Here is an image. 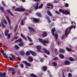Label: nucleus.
Masks as SVG:
<instances>
[{
	"instance_id": "f257e3e1",
	"label": "nucleus",
	"mask_w": 77,
	"mask_h": 77,
	"mask_svg": "<svg viewBox=\"0 0 77 77\" xmlns=\"http://www.w3.org/2000/svg\"><path fill=\"white\" fill-rule=\"evenodd\" d=\"M38 40L43 44H44V45L45 46H46V45L45 43H46V44H49L50 43V42L48 40H43L42 39L40 38L38 39Z\"/></svg>"
},
{
	"instance_id": "f03ea898",
	"label": "nucleus",
	"mask_w": 77,
	"mask_h": 77,
	"mask_svg": "<svg viewBox=\"0 0 77 77\" xmlns=\"http://www.w3.org/2000/svg\"><path fill=\"white\" fill-rule=\"evenodd\" d=\"M59 11L60 12H62L63 14H65V15L69 14V15H70V12H69V11H68L67 10H66L65 11H64L63 10L60 9L59 10Z\"/></svg>"
},
{
	"instance_id": "7ed1b4c3",
	"label": "nucleus",
	"mask_w": 77,
	"mask_h": 77,
	"mask_svg": "<svg viewBox=\"0 0 77 77\" xmlns=\"http://www.w3.org/2000/svg\"><path fill=\"white\" fill-rule=\"evenodd\" d=\"M43 5L44 4H42L38 8V6H39V3H38V2H37L35 5V9H41V8H42V7H43Z\"/></svg>"
},
{
	"instance_id": "20e7f679",
	"label": "nucleus",
	"mask_w": 77,
	"mask_h": 77,
	"mask_svg": "<svg viewBox=\"0 0 77 77\" xmlns=\"http://www.w3.org/2000/svg\"><path fill=\"white\" fill-rule=\"evenodd\" d=\"M73 27V26H71L69 28V30L68 31V29H69V28H67L66 29V30L65 31V35H66L67 34V33H68L67 35H66V36H67V35H69V32H70V31H71V29H72Z\"/></svg>"
},
{
	"instance_id": "39448f33",
	"label": "nucleus",
	"mask_w": 77,
	"mask_h": 77,
	"mask_svg": "<svg viewBox=\"0 0 77 77\" xmlns=\"http://www.w3.org/2000/svg\"><path fill=\"white\" fill-rule=\"evenodd\" d=\"M22 62L23 63H25V64H26V66H31V64H30V63H28L27 62V61H22Z\"/></svg>"
},
{
	"instance_id": "423d86ee",
	"label": "nucleus",
	"mask_w": 77,
	"mask_h": 77,
	"mask_svg": "<svg viewBox=\"0 0 77 77\" xmlns=\"http://www.w3.org/2000/svg\"><path fill=\"white\" fill-rule=\"evenodd\" d=\"M36 48L37 50V51H39V52H40V53H41L42 51L40 50L41 49V46L38 45L36 47Z\"/></svg>"
},
{
	"instance_id": "0eeeda50",
	"label": "nucleus",
	"mask_w": 77,
	"mask_h": 77,
	"mask_svg": "<svg viewBox=\"0 0 77 77\" xmlns=\"http://www.w3.org/2000/svg\"><path fill=\"white\" fill-rule=\"evenodd\" d=\"M56 30L55 29V28H53L51 30V32L52 35L53 36L54 35V32H55Z\"/></svg>"
},
{
	"instance_id": "6e6552de",
	"label": "nucleus",
	"mask_w": 77,
	"mask_h": 77,
	"mask_svg": "<svg viewBox=\"0 0 77 77\" xmlns=\"http://www.w3.org/2000/svg\"><path fill=\"white\" fill-rule=\"evenodd\" d=\"M43 50L44 52H45V53H47V54H50V52H49V51L47 50L46 49L43 48Z\"/></svg>"
},
{
	"instance_id": "1a4fd4ad",
	"label": "nucleus",
	"mask_w": 77,
	"mask_h": 77,
	"mask_svg": "<svg viewBox=\"0 0 77 77\" xmlns=\"http://www.w3.org/2000/svg\"><path fill=\"white\" fill-rule=\"evenodd\" d=\"M47 36V33L46 32H44L42 33V36H43L44 38V37H45V36Z\"/></svg>"
},
{
	"instance_id": "9d476101",
	"label": "nucleus",
	"mask_w": 77,
	"mask_h": 77,
	"mask_svg": "<svg viewBox=\"0 0 77 77\" xmlns=\"http://www.w3.org/2000/svg\"><path fill=\"white\" fill-rule=\"evenodd\" d=\"M28 59L29 62H32L33 61V58L32 57H28Z\"/></svg>"
},
{
	"instance_id": "9b49d317",
	"label": "nucleus",
	"mask_w": 77,
	"mask_h": 77,
	"mask_svg": "<svg viewBox=\"0 0 77 77\" xmlns=\"http://www.w3.org/2000/svg\"><path fill=\"white\" fill-rule=\"evenodd\" d=\"M47 13L48 15H49V16H50L51 17H53V15H52V14H51V13L50 11H47Z\"/></svg>"
},
{
	"instance_id": "f8f14e48",
	"label": "nucleus",
	"mask_w": 77,
	"mask_h": 77,
	"mask_svg": "<svg viewBox=\"0 0 77 77\" xmlns=\"http://www.w3.org/2000/svg\"><path fill=\"white\" fill-rule=\"evenodd\" d=\"M59 51L60 53H65V50L64 49H59Z\"/></svg>"
},
{
	"instance_id": "ddd939ff",
	"label": "nucleus",
	"mask_w": 77,
	"mask_h": 77,
	"mask_svg": "<svg viewBox=\"0 0 77 77\" xmlns=\"http://www.w3.org/2000/svg\"><path fill=\"white\" fill-rule=\"evenodd\" d=\"M30 52L31 54H32L33 56H36L37 55L36 53L34 52H33L32 51H30Z\"/></svg>"
},
{
	"instance_id": "4468645a",
	"label": "nucleus",
	"mask_w": 77,
	"mask_h": 77,
	"mask_svg": "<svg viewBox=\"0 0 77 77\" xmlns=\"http://www.w3.org/2000/svg\"><path fill=\"white\" fill-rule=\"evenodd\" d=\"M21 36L24 39H25V40H27V38L26 37V36H24V35H23V34L22 33L21 34Z\"/></svg>"
},
{
	"instance_id": "2eb2a0df",
	"label": "nucleus",
	"mask_w": 77,
	"mask_h": 77,
	"mask_svg": "<svg viewBox=\"0 0 77 77\" xmlns=\"http://www.w3.org/2000/svg\"><path fill=\"white\" fill-rule=\"evenodd\" d=\"M0 76H3V77H5L6 76V73H3V74L2 73L0 72Z\"/></svg>"
},
{
	"instance_id": "dca6fc26",
	"label": "nucleus",
	"mask_w": 77,
	"mask_h": 77,
	"mask_svg": "<svg viewBox=\"0 0 77 77\" xmlns=\"http://www.w3.org/2000/svg\"><path fill=\"white\" fill-rule=\"evenodd\" d=\"M19 53L20 55L23 56L25 54V53L23 51H20L19 52Z\"/></svg>"
},
{
	"instance_id": "f3484780",
	"label": "nucleus",
	"mask_w": 77,
	"mask_h": 77,
	"mask_svg": "<svg viewBox=\"0 0 77 77\" xmlns=\"http://www.w3.org/2000/svg\"><path fill=\"white\" fill-rule=\"evenodd\" d=\"M6 18H7L8 21V23H9V24H11V21L10 20V19H9V17L7 16L6 17Z\"/></svg>"
},
{
	"instance_id": "a211bd4d",
	"label": "nucleus",
	"mask_w": 77,
	"mask_h": 77,
	"mask_svg": "<svg viewBox=\"0 0 77 77\" xmlns=\"http://www.w3.org/2000/svg\"><path fill=\"white\" fill-rule=\"evenodd\" d=\"M65 65H70V62H69V61H66L65 62Z\"/></svg>"
},
{
	"instance_id": "6ab92c4d",
	"label": "nucleus",
	"mask_w": 77,
	"mask_h": 77,
	"mask_svg": "<svg viewBox=\"0 0 77 77\" xmlns=\"http://www.w3.org/2000/svg\"><path fill=\"white\" fill-rule=\"evenodd\" d=\"M8 68L9 71H15V69L14 68H11L10 67H8Z\"/></svg>"
},
{
	"instance_id": "aec40b11",
	"label": "nucleus",
	"mask_w": 77,
	"mask_h": 77,
	"mask_svg": "<svg viewBox=\"0 0 77 77\" xmlns=\"http://www.w3.org/2000/svg\"><path fill=\"white\" fill-rule=\"evenodd\" d=\"M28 28L29 30H32V32H35V30L33 28L31 27H28Z\"/></svg>"
},
{
	"instance_id": "412c9836",
	"label": "nucleus",
	"mask_w": 77,
	"mask_h": 77,
	"mask_svg": "<svg viewBox=\"0 0 77 77\" xmlns=\"http://www.w3.org/2000/svg\"><path fill=\"white\" fill-rule=\"evenodd\" d=\"M33 20L35 23H38L39 21V20L38 19L34 18Z\"/></svg>"
},
{
	"instance_id": "4be33fe9",
	"label": "nucleus",
	"mask_w": 77,
	"mask_h": 77,
	"mask_svg": "<svg viewBox=\"0 0 77 77\" xmlns=\"http://www.w3.org/2000/svg\"><path fill=\"white\" fill-rule=\"evenodd\" d=\"M43 69L44 71H47V66H44L43 67Z\"/></svg>"
},
{
	"instance_id": "5701e85b",
	"label": "nucleus",
	"mask_w": 77,
	"mask_h": 77,
	"mask_svg": "<svg viewBox=\"0 0 77 77\" xmlns=\"http://www.w3.org/2000/svg\"><path fill=\"white\" fill-rule=\"evenodd\" d=\"M8 32H9V30H7L5 32V36H8Z\"/></svg>"
},
{
	"instance_id": "b1692460",
	"label": "nucleus",
	"mask_w": 77,
	"mask_h": 77,
	"mask_svg": "<svg viewBox=\"0 0 77 77\" xmlns=\"http://www.w3.org/2000/svg\"><path fill=\"white\" fill-rule=\"evenodd\" d=\"M31 77H38V76L35 75L34 74H31Z\"/></svg>"
},
{
	"instance_id": "393cba45",
	"label": "nucleus",
	"mask_w": 77,
	"mask_h": 77,
	"mask_svg": "<svg viewBox=\"0 0 77 77\" xmlns=\"http://www.w3.org/2000/svg\"><path fill=\"white\" fill-rule=\"evenodd\" d=\"M7 11L9 13V14H10L12 16H13V15H14V14H12V13L11 12V10H10L8 9L7 10Z\"/></svg>"
},
{
	"instance_id": "a878e982",
	"label": "nucleus",
	"mask_w": 77,
	"mask_h": 77,
	"mask_svg": "<svg viewBox=\"0 0 77 77\" xmlns=\"http://www.w3.org/2000/svg\"><path fill=\"white\" fill-rule=\"evenodd\" d=\"M21 41H22V39H21V38H20L18 40H16L15 42V43H17V42H21Z\"/></svg>"
},
{
	"instance_id": "bb28decb",
	"label": "nucleus",
	"mask_w": 77,
	"mask_h": 77,
	"mask_svg": "<svg viewBox=\"0 0 77 77\" xmlns=\"http://www.w3.org/2000/svg\"><path fill=\"white\" fill-rule=\"evenodd\" d=\"M24 45V43L23 42H20V44H18V45H19V46H23Z\"/></svg>"
},
{
	"instance_id": "cd10ccee",
	"label": "nucleus",
	"mask_w": 77,
	"mask_h": 77,
	"mask_svg": "<svg viewBox=\"0 0 77 77\" xmlns=\"http://www.w3.org/2000/svg\"><path fill=\"white\" fill-rule=\"evenodd\" d=\"M17 29H18V25H17L15 29H14V32H16V31H17Z\"/></svg>"
},
{
	"instance_id": "c85d7f7f",
	"label": "nucleus",
	"mask_w": 77,
	"mask_h": 77,
	"mask_svg": "<svg viewBox=\"0 0 77 77\" xmlns=\"http://www.w3.org/2000/svg\"><path fill=\"white\" fill-rule=\"evenodd\" d=\"M25 11V9L23 8H20V12Z\"/></svg>"
},
{
	"instance_id": "c756f323",
	"label": "nucleus",
	"mask_w": 77,
	"mask_h": 77,
	"mask_svg": "<svg viewBox=\"0 0 77 77\" xmlns=\"http://www.w3.org/2000/svg\"><path fill=\"white\" fill-rule=\"evenodd\" d=\"M59 56L60 57H61V59H63L64 57V56L62 54H60Z\"/></svg>"
},
{
	"instance_id": "7c9ffc66",
	"label": "nucleus",
	"mask_w": 77,
	"mask_h": 77,
	"mask_svg": "<svg viewBox=\"0 0 77 77\" xmlns=\"http://www.w3.org/2000/svg\"><path fill=\"white\" fill-rule=\"evenodd\" d=\"M27 37L29 41H30V42H32V39H31V38H30L29 36H27Z\"/></svg>"
},
{
	"instance_id": "2f4dec72",
	"label": "nucleus",
	"mask_w": 77,
	"mask_h": 77,
	"mask_svg": "<svg viewBox=\"0 0 77 77\" xmlns=\"http://www.w3.org/2000/svg\"><path fill=\"white\" fill-rule=\"evenodd\" d=\"M69 60H70V61H74V60H75L74 59L71 57H69Z\"/></svg>"
},
{
	"instance_id": "473e14b6",
	"label": "nucleus",
	"mask_w": 77,
	"mask_h": 77,
	"mask_svg": "<svg viewBox=\"0 0 77 77\" xmlns=\"http://www.w3.org/2000/svg\"><path fill=\"white\" fill-rule=\"evenodd\" d=\"M66 50L68 51H71V49H69V48H66Z\"/></svg>"
},
{
	"instance_id": "72a5a7b5",
	"label": "nucleus",
	"mask_w": 77,
	"mask_h": 77,
	"mask_svg": "<svg viewBox=\"0 0 77 77\" xmlns=\"http://www.w3.org/2000/svg\"><path fill=\"white\" fill-rule=\"evenodd\" d=\"M54 36L55 39H57V38H58V35H57V34H55Z\"/></svg>"
},
{
	"instance_id": "f704fd0d",
	"label": "nucleus",
	"mask_w": 77,
	"mask_h": 77,
	"mask_svg": "<svg viewBox=\"0 0 77 77\" xmlns=\"http://www.w3.org/2000/svg\"><path fill=\"white\" fill-rule=\"evenodd\" d=\"M16 11H18V12H20V8H17L15 9Z\"/></svg>"
},
{
	"instance_id": "c9c22d12",
	"label": "nucleus",
	"mask_w": 77,
	"mask_h": 77,
	"mask_svg": "<svg viewBox=\"0 0 77 77\" xmlns=\"http://www.w3.org/2000/svg\"><path fill=\"white\" fill-rule=\"evenodd\" d=\"M15 48H16V49H17V50H19V49H20V48H19V46H18L17 45H16L15 46Z\"/></svg>"
},
{
	"instance_id": "e433bc0d",
	"label": "nucleus",
	"mask_w": 77,
	"mask_h": 77,
	"mask_svg": "<svg viewBox=\"0 0 77 77\" xmlns=\"http://www.w3.org/2000/svg\"><path fill=\"white\" fill-rule=\"evenodd\" d=\"M9 59L10 60H11V61H14V60H15V59H14V58H12L11 57H9Z\"/></svg>"
},
{
	"instance_id": "4c0bfd02",
	"label": "nucleus",
	"mask_w": 77,
	"mask_h": 77,
	"mask_svg": "<svg viewBox=\"0 0 77 77\" xmlns=\"http://www.w3.org/2000/svg\"><path fill=\"white\" fill-rule=\"evenodd\" d=\"M36 14L38 15V16L39 17H40L41 16V14L40 13H37Z\"/></svg>"
},
{
	"instance_id": "58836bf2",
	"label": "nucleus",
	"mask_w": 77,
	"mask_h": 77,
	"mask_svg": "<svg viewBox=\"0 0 77 77\" xmlns=\"http://www.w3.org/2000/svg\"><path fill=\"white\" fill-rule=\"evenodd\" d=\"M23 21H24V20H21V22H20V24L22 26H23L24 25V23H23Z\"/></svg>"
},
{
	"instance_id": "ea45409f",
	"label": "nucleus",
	"mask_w": 77,
	"mask_h": 77,
	"mask_svg": "<svg viewBox=\"0 0 77 77\" xmlns=\"http://www.w3.org/2000/svg\"><path fill=\"white\" fill-rule=\"evenodd\" d=\"M10 38H11V33H10L8 35L7 38L8 39H10Z\"/></svg>"
},
{
	"instance_id": "a19ab883",
	"label": "nucleus",
	"mask_w": 77,
	"mask_h": 77,
	"mask_svg": "<svg viewBox=\"0 0 77 77\" xmlns=\"http://www.w3.org/2000/svg\"><path fill=\"white\" fill-rule=\"evenodd\" d=\"M52 64L54 66H56L57 65V63L56 62H54Z\"/></svg>"
},
{
	"instance_id": "79ce46f5",
	"label": "nucleus",
	"mask_w": 77,
	"mask_h": 77,
	"mask_svg": "<svg viewBox=\"0 0 77 77\" xmlns=\"http://www.w3.org/2000/svg\"><path fill=\"white\" fill-rule=\"evenodd\" d=\"M18 39V37H15L14 38H13L12 40H11V41H14V39Z\"/></svg>"
},
{
	"instance_id": "37998d69",
	"label": "nucleus",
	"mask_w": 77,
	"mask_h": 77,
	"mask_svg": "<svg viewBox=\"0 0 77 77\" xmlns=\"http://www.w3.org/2000/svg\"><path fill=\"white\" fill-rule=\"evenodd\" d=\"M26 55L27 56H29V55H30V52H29V51H27L26 53Z\"/></svg>"
},
{
	"instance_id": "c03bdc74",
	"label": "nucleus",
	"mask_w": 77,
	"mask_h": 77,
	"mask_svg": "<svg viewBox=\"0 0 77 77\" xmlns=\"http://www.w3.org/2000/svg\"><path fill=\"white\" fill-rule=\"evenodd\" d=\"M3 55L4 57H5V58H8V56H7V55H6L5 54H4Z\"/></svg>"
},
{
	"instance_id": "a18cd8bd",
	"label": "nucleus",
	"mask_w": 77,
	"mask_h": 77,
	"mask_svg": "<svg viewBox=\"0 0 77 77\" xmlns=\"http://www.w3.org/2000/svg\"><path fill=\"white\" fill-rule=\"evenodd\" d=\"M11 56L13 59H15V56L13 55L12 54H11Z\"/></svg>"
},
{
	"instance_id": "49530a36",
	"label": "nucleus",
	"mask_w": 77,
	"mask_h": 77,
	"mask_svg": "<svg viewBox=\"0 0 77 77\" xmlns=\"http://www.w3.org/2000/svg\"><path fill=\"white\" fill-rule=\"evenodd\" d=\"M2 3L4 6H6V4H5V2H2Z\"/></svg>"
},
{
	"instance_id": "de8ad7c7",
	"label": "nucleus",
	"mask_w": 77,
	"mask_h": 77,
	"mask_svg": "<svg viewBox=\"0 0 77 77\" xmlns=\"http://www.w3.org/2000/svg\"><path fill=\"white\" fill-rule=\"evenodd\" d=\"M1 24H2V27H5V25H4L3 24V23L2 21V22L1 23Z\"/></svg>"
},
{
	"instance_id": "09e8293b",
	"label": "nucleus",
	"mask_w": 77,
	"mask_h": 77,
	"mask_svg": "<svg viewBox=\"0 0 77 77\" xmlns=\"http://www.w3.org/2000/svg\"><path fill=\"white\" fill-rule=\"evenodd\" d=\"M54 60H57L58 59V57H55L53 58Z\"/></svg>"
},
{
	"instance_id": "8fccbe9b",
	"label": "nucleus",
	"mask_w": 77,
	"mask_h": 77,
	"mask_svg": "<svg viewBox=\"0 0 77 77\" xmlns=\"http://www.w3.org/2000/svg\"><path fill=\"white\" fill-rule=\"evenodd\" d=\"M0 8L2 10V12H4V10L3 9V7H1Z\"/></svg>"
},
{
	"instance_id": "3c124183",
	"label": "nucleus",
	"mask_w": 77,
	"mask_h": 77,
	"mask_svg": "<svg viewBox=\"0 0 77 77\" xmlns=\"http://www.w3.org/2000/svg\"><path fill=\"white\" fill-rule=\"evenodd\" d=\"M68 76L69 77H71V76H72V74L71 73H69L68 74Z\"/></svg>"
},
{
	"instance_id": "603ef678",
	"label": "nucleus",
	"mask_w": 77,
	"mask_h": 77,
	"mask_svg": "<svg viewBox=\"0 0 77 77\" xmlns=\"http://www.w3.org/2000/svg\"><path fill=\"white\" fill-rule=\"evenodd\" d=\"M3 21L5 24H7V21H6V20H4Z\"/></svg>"
},
{
	"instance_id": "864d4df0",
	"label": "nucleus",
	"mask_w": 77,
	"mask_h": 77,
	"mask_svg": "<svg viewBox=\"0 0 77 77\" xmlns=\"http://www.w3.org/2000/svg\"><path fill=\"white\" fill-rule=\"evenodd\" d=\"M1 53H2L3 54H5V53H4V50H1Z\"/></svg>"
},
{
	"instance_id": "5fc2aeb1",
	"label": "nucleus",
	"mask_w": 77,
	"mask_h": 77,
	"mask_svg": "<svg viewBox=\"0 0 77 77\" xmlns=\"http://www.w3.org/2000/svg\"><path fill=\"white\" fill-rule=\"evenodd\" d=\"M69 5L68 4V3H66L65 4V6L66 7H68Z\"/></svg>"
},
{
	"instance_id": "6e6d98bb",
	"label": "nucleus",
	"mask_w": 77,
	"mask_h": 77,
	"mask_svg": "<svg viewBox=\"0 0 77 77\" xmlns=\"http://www.w3.org/2000/svg\"><path fill=\"white\" fill-rule=\"evenodd\" d=\"M55 13H56V14H58V15H59V14H60V13H59V12L57 11H55Z\"/></svg>"
},
{
	"instance_id": "4d7b16f0",
	"label": "nucleus",
	"mask_w": 77,
	"mask_h": 77,
	"mask_svg": "<svg viewBox=\"0 0 77 77\" xmlns=\"http://www.w3.org/2000/svg\"><path fill=\"white\" fill-rule=\"evenodd\" d=\"M45 18L46 19H47V20H48V19H49V17L47 16H45Z\"/></svg>"
},
{
	"instance_id": "13d9d810",
	"label": "nucleus",
	"mask_w": 77,
	"mask_h": 77,
	"mask_svg": "<svg viewBox=\"0 0 77 77\" xmlns=\"http://www.w3.org/2000/svg\"><path fill=\"white\" fill-rule=\"evenodd\" d=\"M20 67H21V68H23V67H24V65H23V64H21L20 65Z\"/></svg>"
},
{
	"instance_id": "bf43d9fd",
	"label": "nucleus",
	"mask_w": 77,
	"mask_h": 77,
	"mask_svg": "<svg viewBox=\"0 0 77 77\" xmlns=\"http://www.w3.org/2000/svg\"><path fill=\"white\" fill-rule=\"evenodd\" d=\"M40 61L41 62H43L44 60H43V59L41 58L40 59Z\"/></svg>"
},
{
	"instance_id": "052dcab7",
	"label": "nucleus",
	"mask_w": 77,
	"mask_h": 77,
	"mask_svg": "<svg viewBox=\"0 0 77 77\" xmlns=\"http://www.w3.org/2000/svg\"><path fill=\"white\" fill-rule=\"evenodd\" d=\"M74 24H75V25L73 27L74 29H75V24H76V23H74Z\"/></svg>"
},
{
	"instance_id": "680f3d73",
	"label": "nucleus",
	"mask_w": 77,
	"mask_h": 77,
	"mask_svg": "<svg viewBox=\"0 0 77 77\" xmlns=\"http://www.w3.org/2000/svg\"><path fill=\"white\" fill-rule=\"evenodd\" d=\"M55 51L56 53H57V50L56 49H55Z\"/></svg>"
},
{
	"instance_id": "e2e57ef3",
	"label": "nucleus",
	"mask_w": 77,
	"mask_h": 77,
	"mask_svg": "<svg viewBox=\"0 0 77 77\" xmlns=\"http://www.w3.org/2000/svg\"><path fill=\"white\" fill-rule=\"evenodd\" d=\"M35 2H39L40 0H34Z\"/></svg>"
},
{
	"instance_id": "0e129e2a",
	"label": "nucleus",
	"mask_w": 77,
	"mask_h": 77,
	"mask_svg": "<svg viewBox=\"0 0 77 77\" xmlns=\"http://www.w3.org/2000/svg\"><path fill=\"white\" fill-rule=\"evenodd\" d=\"M51 5L50 4H48L47 6H51Z\"/></svg>"
},
{
	"instance_id": "69168bd1",
	"label": "nucleus",
	"mask_w": 77,
	"mask_h": 77,
	"mask_svg": "<svg viewBox=\"0 0 77 77\" xmlns=\"http://www.w3.org/2000/svg\"><path fill=\"white\" fill-rule=\"evenodd\" d=\"M18 59L19 60H21V58L20 57H18Z\"/></svg>"
},
{
	"instance_id": "338daca9",
	"label": "nucleus",
	"mask_w": 77,
	"mask_h": 77,
	"mask_svg": "<svg viewBox=\"0 0 77 77\" xmlns=\"http://www.w3.org/2000/svg\"><path fill=\"white\" fill-rule=\"evenodd\" d=\"M48 20L49 23L51 22V20H50V19H48Z\"/></svg>"
},
{
	"instance_id": "774afa93",
	"label": "nucleus",
	"mask_w": 77,
	"mask_h": 77,
	"mask_svg": "<svg viewBox=\"0 0 77 77\" xmlns=\"http://www.w3.org/2000/svg\"><path fill=\"white\" fill-rule=\"evenodd\" d=\"M63 77H65V74H64V73H63Z\"/></svg>"
}]
</instances>
